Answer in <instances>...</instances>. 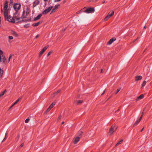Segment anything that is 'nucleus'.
<instances>
[{
	"mask_svg": "<svg viewBox=\"0 0 152 152\" xmlns=\"http://www.w3.org/2000/svg\"><path fill=\"white\" fill-rule=\"evenodd\" d=\"M19 15V13L17 12H16L14 14V15L13 17L12 18L13 20L15 22V20L17 22H19L22 20V18L21 17H19L18 16Z\"/></svg>",
	"mask_w": 152,
	"mask_h": 152,
	"instance_id": "nucleus-1",
	"label": "nucleus"
},
{
	"mask_svg": "<svg viewBox=\"0 0 152 152\" xmlns=\"http://www.w3.org/2000/svg\"><path fill=\"white\" fill-rule=\"evenodd\" d=\"M4 14L6 20L11 22L13 23H15V21L13 20L12 18L10 15H8V12H4Z\"/></svg>",
	"mask_w": 152,
	"mask_h": 152,
	"instance_id": "nucleus-2",
	"label": "nucleus"
},
{
	"mask_svg": "<svg viewBox=\"0 0 152 152\" xmlns=\"http://www.w3.org/2000/svg\"><path fill=\"white\" fill-rule=\"evenodd\" d=\"M117 127L115 126H112L110 129L109 132V133L110 134H112L117 129Z\"/></svg>",
	"mask_w": 152,
	"mask_h": 152,
	"instance_id": "nucleus-3",
	"label": "nucleus"
},
{
	"mask_svg": "<svg viewBox=\"0 0 152 152\" xmlns=\"http://www.w3.org/2000/svg\"><path fill=\"white\" fill-rule=\"evenodd\" d=\"M21 5L20 4L17 3L13 6V8L16 12H17L20 9Z\"/></svg>",
	"mask_w": 152,
	"mask_h": 152,
	"instance_id": "nucleus-4",
	"label": "nucleus"
},
{
	"mask_svg": "<svg viewBox=\"0 0 152 152\" xmlns=\"http://www.w3.org/2000/svg\"><path fill=\"white\" fill-rule=\"evenodd\" d=\"M94 9L93 8H90L88 9H87L83 11V12H86L87 13H92V12H94Z\"/></svg>",
	"mask_w": 152,
	"mask_h": 152,
	"instance_id": "nucleus-5",
	"label": "nucleus"
},
{
	"mask_svg": "<svg viewBox=\"0 0 152 152\" xmlns=\"http://www.w3.org/2000/svg\"><path fill=\"white\" fill-rule=\"evenodd\" d=\"M53 8V7L51 6L49 7L48 9H45L42 13L44 15H45L49 12Z\"/></svg>",
	"mask_w": 152,
	"mask_h": 152,
	"instance_id": "nucleus-6",
	"label": "nucleus"
},
{
	"mask_svg": "<svg viewBox=\"0 0 152 152\" xmlns=\"http://www.w3.org/2000/svg\"><path fill=\"white\" fill-rule=\"evenodd\" d=\"M8 2L7 1H6L4 4V12H8V10H7V8L8 6Z\"/></svg>",
	"mask_w": 152,
	"mask_h": 152,
	"instance_id": "nucleus-7",
	"label": "nucleus"
},
{
	"mask_svg": "<svg viewBox=\"0 0 152 152\" xmlns=\"http://www.w3.org/2000/svg\"><path fill=\"white\" fill-rule=\"evenodd\" d=\"M80 140V137H76L74 141V144H76Z\"/></svg>",
	"mask_w": 152,
	"mask_h": 152,
	"instance_id": "nucleus-8",
	"label": "nucleus"
},
{
	"mask_svg": "<svg viewBox=\"0 0 152 152\" xmlns=\"http://www.w3.org/2000/svg\"><path fill=\"white\" fill-rule=\"evenodd\" d=\"M110 12H109L108 14L107 15V16L105 17L104 19V20L105 21H107L109 18L112 16V14L111 15H110Z\"/></svg>",
	"mask_w": 152,
	"mask_h": 152,
	"instance_id": "nucleus-9",
	"label": "nucleus"
},
{
	"mask_svg": "<svg viewBox=\"0 0 152 152\" xmlns=\"http://www.w3.org/2000/svg\"><path fill=\"white\" fill-rule=\"evenodd\" d=\"M142 78V76L141 75L137 76L135 77V81H137L141 80Z\"/></svg>",
	"mask_w": 152,
	"mask_h": 152,
	"instance_id": "nucleus-10",
	"label": "nucleus"
},
{
	"mask_svg": "<svg viewBox=\"0 0 152 152\" xmlns=\"http://www.w3.org/2000/svg\"><path fill=\"white\" fill-rule=\"evenodd\" d=\"M42 22V21H40L37 23H33L32 26H38L39 24H41Z\"/></svg>",
	"mask_w": 152,
	"mask_h": 152,
	"instance_id": "nucleus-11",
	"label": "nucleus"
},
{
	"mask_svg": "<svg viewBox=\"0 0 152 152\" xmlns=\"http://www.w3.org/2000/svg\"><path fill=\"white\" fill-rule=\"evenodd\" d=\"M144 97V95L143 94H141L136 99V101H139L140 99H142Z\"/></svg>",
	"mask_w": 152,
	"mask_h": 152,
	"instance_id": "nucleus-12",
	"label": "nucleus"
},
{
	"mask_svg": "<svg viewBox=\"0 0 152 152\" xmlns=\"http://www.w3.org/2000/svg\"><path fill=\"white\" fill-rule=\"evenodd\" d=\"M21 99V97H20L18 99H17L15 102L10 107V109L14 105L16 104Z\"/></svg>",
	"mask_w": 152,
	"mask_h": 152,
	"instance_id": "nucleus-13",
	"label": "nucleus"
},
{
	"mask_svg": "<svg viewBox=\"0 0 152 152\" xmlns=\"http://www.w3.org/2000/svg\"><path fill=\"white\" fill-rule=\"evenodd\" d=\"M116 39L115 38H113L111 39L107 43L109 45L111 44L113 41L115 40Z\"/></svg>",
	"mask_w": 152,
	"mask_h": 152,
	"instance_id": "nucleus-14",
	"label": "nucleus"
},
{
	"mask_svg": "<svg viewBox=\"0 0 152 152\" xmlns=\"http://www.w3.org/2000/svg\"><path fill=\"white\" fill-rule=\"evenodd\" d=\"M59 6V4H58L57 5H55V6L54 8L51 11V13H53L55 11L56 9H57L58 8V7Z\"/></svg>",
	"mask_w": 152,
	"mask_h": 152,
	"instance_id": "nucleus-15",
	"label": "nucleus"
},
{
	"mask_svg": "<svg viewBox=\"0 0 152 152\" xmlns=\"http://www.w3.org/2000/svg\"><path fill=\"white\" fill-rule=\"evenodd\" d=\"M39 3V1L38 0H36L33 3V6L35 7Z\"/></svg>",
	"mask_w": 152,
	"mask_h": 152,
	"instance_id": "nucleus-16",
	"label": "nucleus"
},
{
	"mask_svg": "<svg viewBox=\"0 0 152 152\" xmlns=\"http://www.w3.org/2000/svg\"><path fill=\"white\" fill-rule=\"evenodd\" d=\"M42 16L41 14L38 15L37 17H35L34 19V21H36L40 18Z\"/></svg>",
	"mask_w": 152,
	"mask_h": 152,
	"instance_id": "nucleus-17",
	"label": "nucleus"
},
{
	"mask_svg": "<svg viewBox=\"0 0 152 152\" xmlns=\"http://www.w3.org/2000/svg\"><path fill=\"white\" fill-rule=\"evenodd\" d=\"M6 60V58H5L4 56L3 55H2V58L1 59V61L3 62V63H4L5 60Z\"/></svg>",
	"mask_w": 152,
	"mask_h": 152,
	"instance_id": "nucleus-18",
	"label": "nucleus"
},
{
	"mask_svg": "<svg viewBox=\"0 0 152 152\" xmlns=\"http://www.w3.org/2000/svg\"><path fill=\"white\" fill-rule=\"evenodd\" d=\"M7 134H8L7 132V131L6 133L5 134V137L4 138V139L2 141V142H3V141H4L6 140V139H7Z\"/></svg>",
	"mask_w": 152,
	"mask_h": 152,
	"instance_id": "nucleus-19",
	"label": "nucleus"
},
{
	"mask_svg": "<svg viewBox=\"0 0 152 152\" xmlns=\"http://www.w3.org/2000/svg\"><path fill=\"white\" fill-rule=\"evenodd\" d=\"M11 34L16 37L18 35V34L16 33V32L14 31H12Z\"/></svg>",
	"mask_w": 152,
	"mask_h": 152,
	"instance_id": "nucleus-20",
	"label": "nucleus"
},
{
	"mask_svg": "<svg viewBox=\"0 0 152 152\" xmlns=\"http://www.w3.org/2000/svg\"><path fill=\"white\" fill-rule=\"evenodd\" d=\"M123 140H121L120 141L118 142L115 145L116 146H117L118 145L121 144L122 142H123Z\"/></svg>",
	"mask_w": 152,
	"mask_h": 152,
	"instance_id": "nucleus-21",
	"label": "nucleus"
},
{
	"mask_svg": "<svg viewBox=\"0 0 152 152\" xmlns=\"http://www.w3.org/2000/svg\"><path fill=\"white\" fill-rule=\"evenodd\" d=\"M3 71L0 68V77H1L3 75Z\"/></svg>",
	"mask_w": 152,
	"mask_h": 152,
	"instance_id": "nucleus-22",
	"label": "nucleus"
},
{
	"mask_svg": "<svg viewBox=\"0 0 152 152\" xmlns=\"http://www.w3.org/2000/svg\"><path fill=\"white\" fill-rule=\"evenodd\" d=\"M146 83V81H144L142 84V87H144Z\"/></svg>",
	"mask_w": 152,
	"mask_h": 152,
	"instance_id": "nucleus-23",
	"label": "nucleus"
},
{
	"mask_svg": "<svg viewBox=\"0 0 152 152\" xmlns=\"http://www.w3.org/2000/svg\"><path fill=\"white\" fill-rule=\"evenodd\" d=\"M121 88H118L117 90V92H115V94H116L117 93L120 91V90H121Z\"/></svg>",
	"mask_w": 152,
	"mask_h": 152,
	"instance_id": "nucleus-24",
	"label": "nucleus"
},
{
	"mask_svg": "<svg viewBox=\"0 0 152 152\" xmlns=\"http://www.w3.org/2000/svg\"><path fill=\"white\" fill-rule=\"evenodd\" d=\"M44 52L42 50L40 52L39 56H40Z\"/></svg>",
	"mask_w": 152,
	"mask_h": 152,
	"instance_id": "nucleus-25",
	"label": "nucleus"
},
{
	"mask_svg": "<svg viewBox=\"0 0 152 152\" xmlns=\"http://www.w3.org/2000/svg\"><path fill=\"white\" fill-rule=\"evenodd\" d=\"M82 102H83L82 100H79V101H78L77 104H80L82 103Z\"/></svg>",
	"mask_w": 152,
	"mask_h": 152,
	"instance_id": "nucleus-26",
	"label": "nucleus"
},
{
	"mask_svg": "<svg viewBox=\"0 0 152 152\" xmlns=\"http://www.w3.org/2000/svg\"><path fill=\"white\" fill-rule=\"evenodd\" d=\"M140 121L138 120H137V121L135 122V123H134V126H135Z\"/></svg>",
	"mask_w": 152,
	"mask_h": 152,
	"instance_id": "nucleus-27",
	"label": "nucleus"
},
{
	"mask_svg": "<svg viewBox=\"0 0 152 152\" xmlns=\"http://www.w3.org/2000/svg\"><path fill=\"white\" fill-rule=\"evenodd\" d=\"M54 104H52L50 105V107H49L51 109L52 108H53V106H54Z\"/></svg>",
	"mask_w": 152,
	"mask_h": 152,
	"instance_id": "nucleus-28",
	"label": "nucleus"
},
{
	"mask_svg": "<svg viewBox=\"0 0 152 152\" xmlns=\"http://www.w3.org/2000/svg\"><path fill=\"white\" fill-rule=\"evenodd\" d=\"M47 47H45L42 49V50L43 51L45 52V50L47 49Z\"/></svg>",
	"mask_w": 152,
	"mask_h": 152,
	"instance_id": "nucleus-29",
	"label": "nucleus"
},
{
	"mask_svg": "<svg viewBox=\"0 0 152 152\" xmlns=\"http://www.w3.org/2000/svg\"><path fill=\"white\" fill-rule=\"evenodd\" d=\"M47 47H45L42 49V50L43 51L45 52V50L47 49Z\"/></svg>",
	"mask_w": 152,
	"mask_h": 152,
	"instance_id": "nucleus-30",
	"label": "nucleus"
},
{
	"mask_svg": "<svg viewBox=\"0 0 152 152\" xmlns=\"http://www.w3.org/2000/svg\"><path fill=\"white\" fill-rule=\"evenodd\" d=\"M110 15H111L112 14V13H113V14H112V16L114 15V11L111 10V11H110Z\"/></svg>",
	"mask_w": 152,
	"mask_h": 152,
	"instance_id": "nucleus-31",
	"label": "nucleus"
},
{
	"mask_svg": "<svg viewBox=\"0 0 152 152\" xmlns=\"http://www.w3.org/2000/svg\"><path fill=\"white\" fill-rule=\"evenodd\" d=\"M13 4V2H12V0H10V3L9 5L10 7Z\"/></svg>",
	"mask_w": 152,
	"mask_h": 152,
	"instance_id": "nucleus-32",
	"label": "nucleus"
},
{
	"mask_svg": "<svg viewBox=\"0 0 152 152\" xmlns=\"http://www.w3.org/2000/svg\"><path fill=\"white\" fill-rule=\"evenodd\" d=\"M51 109L49 107L47 109L46 111V113H47Z\"/></svg>",
	"mask_w": 152,
	"mask_h": 152,
	"instance_id": "nucleus-33",
	"label": "nucleus"
},
{
	"mask_svg": "<svg viewBox=\"0 0 152 152\" xmlns=\"http://www.w3.org/2000/svg\"><path fill=\"white\" fill-rule=\"evenodd\" d=\"M29 121V119L28 118H27L26 120L25 121V122L26 123H27Z\"/></svg>",
	"mask_w": 152,
	"mask_h": 152,
	"instance_id": "nucleus-34",
	"label": "nucleus"
},
{
	"mask_svg": "<svg viewBox=\"0 0 152 152\" xmlns=\"http://www.w3.org/2000/svg\"><path fill=\"white\" fill-rule=\"evenodd\" d=\"M60 90H58L57 92H55L54 94V95H56L57 94H58V93L60 92Z\"/></svg>",
	"mask_w": 152,
	"mask_h": 152,
	"instance_id": "nucleus-35",
	"label": "nucleus"
},
{
	"mask_svg": "<svg viewBox=\"0 0 152 152\" xmlns=\"http://www.w3.org/2000/svg\"><path fill=\"white\" fill-rule=\"evenodd\" d=\"M9 38L10 39H12L13 38V37L12 36H9Z\"/></svg>",
	"mask_w": 152,
	"mask_h": 152,
	"instance_id": "nucleus-36",
	"label": "nucleus"
},
{
	"mask_svg": "<svg viewBox=\"0 0 152 152\" xmlns=\"http://www.w3.org/2000/svg\"><path fill=\"white\" fill-rule=\"evenodd\" d=\"M51 53L52 52H49V53L47 54V56H49L50 55Z\"/></svg>",
	"mask_w": 152,
	"mask_h": 152,
	"instance_id": "nucleus-37",
	"label": "nucleus"
},
{
	"mask_svg": "<svg viewBox=\"0 0 152 152\" xmlns=\"http://www.w3.org/2000/svg\"><path fill=\"white\" fill-rule=\"evenodd\" d=\"M4 92H2V93L0 95V97L3 96L4 94Z\"/></svg>",
	"mask_w": 152,
	"mask_h": 152,
	"instance_id": "nucleus-38",
	"label": "nucleus"
},
{
	"mask_svg": "<svg viewBox=\"0 0 152 152\" xmlns=\"http://www.w3.org/2000/svg\"><path fill=\"white\" fill-rule=\"evenodd\" d=\"M12 56V55H10V57H9V58L8 59V62H9L10 61V59L11 58Z\"/></svg>",
	"mask_w": 152,
	"mask_h": 152,
	"instance_id": "nucleus-39",
	"label": "nucleus"
},
{
	"mask_svg": "<svg viewBox=\"0 0 152 152\" xmlns=\"http://www.w3.org/2000/svg\"><path fill=\"white\" fill-rule=\"evenodd\" d=\"M3 53V52L2 51L0 50V54L1 55H2Z\"/></svg>",
	"mask_w": 152,
	"mask_h": 152,
	"instance_id": "nucleus-40",
	"label": "nucleus"
},
{
	"mask_svg": "<svg viewBox=\"0 0 152 152\" xmlns=\"http://www.w3.org/2000/svg\"><path fill=\"white\" fill-rule=\"evenodd\" d=\"M1 58H2V55H1L0 54V62L2 61H1Z\"/></svg>",
	"mask_w": 152,
	"mask_h": 152,
	"instance_id": "nucleus-41",
	"label": "nucleus"
},
{
	"mask_svg": "<svg viewBox=\"0 0 152 152\" xmlns=\"http://www.w3.org/2000/svg\"><path fill=\"white\" fill-rule=\"evenodd\" d=\"M28 27V24L25 25L24 26V27L27 28Z\"/></svg>",
	"mask_w": 152,
	"mask_h": 152,
	"instance_id": "nucleus-42",
	"label": "nucleus"
},
{
	"mask_svg": "<svg viewBox=\"0 0 152 152\" xmlns=\"http://www.w3.org/2000/svg\"><path fill=\"white\" fill-rule=\"evenodd\" d=\"M61 0H55L54 1L55 2H58V1H60Z\"/></svg>",
	"mask_w": 152,
	"mask_h": 152,
	"instance_id": "nucleus-43",
	"label": "nucleus"
},
{
	"mask_svg": "<svg viewBox=\"0 0 152 152\" xmlns=\"http://www.w3.org/2000/svg\"><path fill=\"white\" fill-rule=\"evenodd\" d=\"M105 91H106V90H105L104 92H103V93L101 95H103L105 93Z\"/></svg>",
	"mask_w": 152,
	"mask_h": 152,
	"instance_id": "nucleus-44",
	"label": "nucleus"
},
{
	"mask_svg": "<svg viewBox=\"0 0 152 152\" xmlns=\"http://www.w3.org/2000/svg\"><path fill=\"white\" fill-rule=\"evenodd\" d=\"M23 145H24V143H22V144L20 145V146L21 147H23Z\"/></svg>",
	"mask_w": 152,
	"mask_h": 152,
	"instance_id": "nucleus-45",
	"label": "nucleus"
},
{
	"mask_svg": "<svg viewBox=\"0 0 152 152\" xmlns=\"http://www.w3.org/2000/svg\"><path fill=\"white\" fill-rule=\"evenodd\" d=\"M141 119H142L141 117H140V118L138 120H138L139 121H141Z\"/></svg>",
	"mask_w": 152,
	"mask_h": 152,
	"instance_id": "nucleus-46",
	"label": "nucleus"
},
{
	"mask_svg": "<svg viewBox=\"0 0 152 152\" xmlns=\"http://www.w3.org/2000/svg\"><path fill=\"white\" fill-rule=\"evenodd\" d=\"M39 36V35H37L36 36V37H35V38H38Z\"/></svg>",
	"mask_w": 152,
	"mask_h": 152,
	"instance_id": "nucleus-47",
	"label": "nucleus"
},
{
	"mask_svg": "<svg viewBox=\"0 0 152 152\" xmlns=\"http://www.w3.org/2000/svg\"><path fill=\"white\" fill-rule=\"evenodd\" d=\"M143 114H144V113H143H143H142V115H141V116L140 117H141V118H142V116H143Z\"/></svg>",
	"mask_w": 152,
	"mask_h": 152,
	"instance_id": "nucleus-48",
	"label": "nucleus"
},
{
	"mask_svg": "<svg viewBox=\"0 0 152 152\" xmlns=\"http://www.w3.org/2000/svg\"><path fill=\"white\" fill-rule=\"evenodd\" d=\"M144 128H143L141 130V132H142L143 130H144Z\"/></svg>",
	"mask_w": 152,
	"mask_h": 152,
	"instance_id": "nucleus-49",
	"label": "nucleus"
},
{
	"mask_svg": "<svg viewBox=\"0 0 152 152\" xmlns=\"http://www.w3.org/2000/svg\"><path fill=\"white\" fill-rule=\"evenodd\" d=\"M56 103V102H54L52 104H54V105H55V104Z\"/></svg>",
	"mask_w": 152,
	"mask_h": 152,
	"instance_id": "nucleus-50",
	"label": "nucleus"
},
{
	"mask_svg": "<svg viewBox=\"0 0 152 152\" xmlns=\"http://www.w3.org/2000/svg\"><path fill=\"white\" fill-rule=\"evenodd\" d=\"M7 91H6V89L5 90V91H4L3 92H4V94Z\"/></svg>",
	"mask_w": 152,
	"mask_h": 152,
	"instance_id": "nucleus-51",
	"label": "nucleus"
},
{
	"mask_svg": "<svg viewBox=\"0 0 152 152\" xmlns=\"http://www.w3.org/2000/svg\"><path fill=\"white\" fill-rule=\"evenodd\" d=\"M61 116L60 115V116H59V118H58L59 119H60V118H61Z\"/></svg>",
	"mask_w": 152,
	"mask_h": 152,
	"instance_id": "nucleus-52",
	"label": "nucleus"
},
{
	"mask_svg": "<svg viewBox=\"0 0 152 152\" xmlns=\"http://www.w3.org/2000/svg\"><path fill=\"white\" fill-rule=\"evenodd\" d=\"M64 121L62 122V123H61V124H64Z\"/></svg>",
	"mask_w": 152,
	"mask_h": 152,
	"instance_id": "nucleus-53",
	"label": "nucleus"
},
{
	"mask_svg": "<svg viewBox=\"0 0 152 152\" xmlns=\"http://www.w3.org/2000/svg\"><path fill=\"white\" fill-rule=\"evenodd\" d=\"M105 3V1H104L103 2V4H104V3Z\"/></svg>",
	"mask_w": 152,
	"mask_h": 152,
	"instance_id": "nucleus-54",
	"label": "nucleus"
},
{
	"mask_svg": "<svg viewBox=\"0 0 152 152\" xmlns=\"http://www.w3.org/2000/svg\"><path fill=\"white\" fill-rule=\"evenodd\" d=\"M144 28H146V26H144Z\"/></svg>",
	"mask_w": 152,
	"mask_h": 152,
	"instance_id": "nucleus-55",
	"label": "nucleus"
},
{
	"mask_svg": "<svg viewBox=\"0 0 152 152\" xmlns=\"http://www.w3.org/2000/svg\"><path fill=\"white\" fill-rule=\"evenodd\" d=\"M46 3H45V6H46Z\"/></svg>",
	"mask_w": 152,
	"mask_h": 152,
	"instance_id": "nucleus-56",
	"label": "nucleus"
},
{
	"mask_svg": "<svg viewBox=\"0 0 152 152\" xmlns=\"http://www.w3.org/2000/svg\"><path fill=\"white\" fill-rule=\"evenodd\" d=\"M102 69L101 70V72H102Z\"/></svg>",
	"mask_w": 152,
	"mask_h": 152,
	"instance_id": "nucleus-57",
	"label": "nucleus"
},
{
	"mask_svg": "<svg viewBox=\"0 0 152 152\" xmlns=\"http://www.w3.org/2000/svg\"><path fill=\"white\" fill-rule=\"evenodd\" d=\"M44 1H48V0H44Z\"/></svg>",
	"mask_w": 152,
	"mask_h": 152,
	"instance_id": "nucleus-58",
	"label": "nucleus"
},
{
	"mask_svg": "<svg viewBox=\"0 0 152 152\" xmlns=\"http://www.w3.org/2000/svg\"><path fill=\"white\" fill-rule=\"evenodd\" d=\"M65 30V29H64L63 30V31H64Z\"/></svg>",
	"mask_w": 152,
	"mask_h": 152,
	"instance_id": "nucleus-59",
	"label": "nucleus"
},
{
	"mask_svg": "<svg viewBox=\"0 0 152 152\" xmlns=\"http://www.w3.org/2000/svg\"><path fill=\"white\" fill-rule=\"evenodd\" d=\"M19 136H18V139L19 138Z\"/></svg>",
	"mask_w": 152,
	"mask_h": 152,
	"instance_id": "nucleus-60",
	"label": "nucleus"
},
{
	"mask_svg": "<svg viewBox=\"0 0 152 152\" xmlns=\"http://www.w3.org/2000/svg\"><path fill=\"white\" fill-rule=\"evenodd\" d=\"M80 133H82V132H80Z\"/></svg>",
	"mask_w": 152,
	"mask_h": 152,
	"instance_id": "nucleus-61",
	"label": "nucleus"
}]
</instances>
